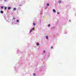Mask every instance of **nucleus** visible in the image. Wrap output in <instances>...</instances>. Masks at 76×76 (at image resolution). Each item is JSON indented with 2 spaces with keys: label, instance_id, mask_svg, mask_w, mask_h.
<instances>
[{
  "label": "nucleus",
  "instance_id": "obj_1",
  "mask_svg": "<svg viewBox=\"0 0 76 76\" xmlns=\"http://www.w3.org/2000/svg\"><path fill=\"white\" fill-rule=\"evenodd\" d=\"M34 31V29L33 28H32L31 29L30 31V33L31 32V31Z\"/></svg>",
  "mask_w": 76,
  "mask_h": 76
},
{
  "label": "nucleus",
  "instance_id": "obj_2",
  "mask_svg": "<svg viewBox=\"0 0 76 76\" xmlns=\"http://www.w3.org/2000/svg\"><path fill=\"white\" fill-rule=\"evenodd\" d=\"M53 11L54 13H56V10H55V9H53Z\"/></svg>",
  "mask_w": 76,
  "mask_h": 76
},
{
  "label": "nucleus",
  "instance_id": "obj_3",
  "mask_svg": "<svg viewBox=\"0 0 76 76\" xmlns=\"http://www.w3.org/2000/svg\"><path fill=\"white\" fill-rule=\"evenodd\" d=\"M11 9V7H8V10H10Z\"/></svg>",
  "mask_w": 76,
  "mask_h": 76
},
{
  "label": "nucleus",
  "instance_id": "obj_4",
  "mask_svg": "<svg viewBox=\"0 0 76 76\" xmlns=\"http://www.w3.org/2000/svg\"><path fill=\"white\" fill-rule=\"evenodd\" d=\"M16 8H14L13 10L16 11Z\"/></svg>",
  "mask_w": 76,
  "mask_h": 76
},
{
  "label": "nucleus",
  "instance_id": "obj_5",
  "mask_svg": "<svg viewBox=\"0 0 76 76\" xmlns=\"http://www.w3.org/2000/svg\"><path fill=\"white\" fill-rule=\"evenodd\" d=\"M37 45H39V43H37Z\"/></svg>",
  "mask_w": 76,
  "mask_h": 76
},
{
  "label": "nucleus",
  "instance_id": "obj_6",
  "mask_svg": "<svg viewBox=\"0 0 76 76\" xmlns=\"http://www.w3.org/2000/svg\"><path fill=\"white\" fill-rule=\"evenodd\" d=\"M1 13H4V12H3V11H1Z\"/></svg>",
  "mask_w": 76,
  "mask_h": 76
},
{
  "label": "nucleus",
  "instance_id": "obj_7",
  "mask_svg": "<svg viewBox=\"0 0 76 76\" xmlns=\"http://www.w3.org/2000/svg\"><path fill=\"white\" fill-rule=\"evenodd\" d=\"M58 2H59V3H60L61 2V1H58Z\"/></svg>",
  "mask_w": 76,
  "mask_h": 76
},
{
  "label": "nucleus",
  "instance_id": "obj_8",
  "mask_svg": "<svg viewBox=\"0 0 76 76\" xmlns=\"http://www.w3.org/2000/svg\"><path fill=\"white\" fill-rule=\"evenodd\" d=\"M33 25L34 26L36 25V24H35V23H33Z\"/></svg>",
  "mask_w": 76,
  "mask_h": 76
},
{
  "label": "nucleus",
  "instance_id": "obj_9",
  "mask_svg": "<svg viewBox=\"0 0 76 76\" xmlns=\"http://www.w3.org/2000/svg\"><path fill=\"white\" fill-rule=\"evenodd\" d=\"M46 37V38L47 39H48V36H47Z\"/></svg>",
  "mask_w": 76,
  "mask_h": 76
},
{
  "label": "nucleus",
  "instance_id": "obj_10",
  "mask_svg": "<svg viewBox=\"0 0 76 76\" xmlns=\"http://www.w3.org/2000/svg\"><path fill=\"white\" fill-rule=\"evenodd\" d=\"M17 22H19V20H17Z\"/></svg>",
  "mask_w": 76,
  "mask_h": 76
},
{
  "label": "nucleus",
  "instance_id": "obj_11",
  "mask_svg": "<svg viewBox=\"0 0 76 76\" xmlns=\"http://www.w3.org/2000/svg\"><path fill=\"white\" fill-rule=\"evenodd\" d=\"M47 6H50V4H47Z\"/></svg>",
  "mask_w": 76,
  "mask_h": 76
},
{
  "label": "nucleus",
  "instance_id": "obj_12",
  "mask_svg": "<svg viewBox=\"0 0 76 76\" xmlns=\"http://www.w3.org/2000/svg\"><path fill=\"white\" fill-rule=\"evenodd\" d=\"M50 24H49L48 25V27H50Z\"/></svg>",
  "mask_w": 76,
  "mask_h": 76
},
{
  "label": "nucleus",
  "instance_id": "obj_13",
  "mask_svg": "<svg viewBox=\"0 0 76 76\" xmlns=\"http://www.w3.org/2000/svg\"><path fill=\"white\" fill-rule=\"evenodd\" d=\"M33 75H34V76H35L36 74L35 73H34L33 74Z\"/></svg>",
  "mask_w": 76,
  "mask_h": 76
},
{
  "label": "nucleus",
  "instance_id": "obj_14",
  "mask_svg": "<svg viewBox=\"0 0 76 76\" xmlns=\"http://www.w3.org/2000/svg\"><path fill=\"white\" fill-rule=\"evenodd\" d=\"M4 9L5 10L7 9V7H4Z\"/></svg>",
  "mask_w": 76,
  "mask_h": 76
},
{
  "label": "nucleus",
  "instance_id": "obj_15",
  "mask_svg": "<svg viewBox=\"0 0 76 76\" xmlns=\"http://www.w3.org/2000/svg\"><path fill=\"white\" fill-rule=\"evenodd\" d=\"M1 9H3V7H1Z\"/></svg>",
  "mask_w": 76,
  "mask_h": 76
},
{
  "label": "nucleus",
  "instance_id": "obj_16",
  "mask_svg": "<svg viewBox=\"0 0 76 76\" xmlns=\"http://www.w3.org/2000/svg\"><path fill=\"white\" fill-rule=\"evenodd\" d=\"M57 14H60V13L59 12H57Z\"/></svg>",
  "mask_w": 76,
  "mask_h": 76
},
{
  "label": "nucleus",
  "instance_id": "obj_17",
  "mask_svg": "<svg viewBox=\"0 0 76 76\" xmlns=\"http://www.w3.org/2000/svg\"><path fill=\"white\" fill-rule=\"evenodd\" d=\"M45 53V50H44V51H43V53Z\"/></svg>",
  "mask_w": 76,
  "mask_h": 76
},
{
  "label": "nucleus",
  "instance_id": "obj_18",
  "mask_svg": "<svg viewBox=\"0 0 76 76\" xmlns=\"http://www.w3.org/2000/svg\"><path fill=\"white\" fill-rule=\"evenodd\" d=\"M53 48V47H51V49H52Z\"/></svg>",
  "mask_w": 76,
  "mask_h": 76
},
{
  "label": "nucleus",
  "instance_id": "obj_19",
  "mask_svg": "<svg viewBox=\"0 0 76 76\" xmlns=\"http://www.w3.org/2000/svg\"><path fill=\"white\" fill-rule=\"evenodd\" d=\"M22 6V5H21V4H20V5H19V6Z\"/></svg>",
  "mask_w": 76,
  "mask_h": 76
},
{
  "label": "nucleus",
  "instance_id": "obj_20",
  "mask_svg": "<svg viewBox=\"0 0 76 76\" xmlns=\"http://www.w3.org/2000/svg\"><path fill=\"white\" fill-rule=\"evenodd\" d=\"M15 18H13V20H14V19H15Z\"/></svg>",
  "mask_w": 76,
  "mask_h": 76
},
{
  "label": "nucleus",
  "instance_id": "obj_21",
  "mask_svg": "<svg viewBox=\"0 0 76 76\" xmlns=\"http://www.w3.org/2000/svg\"><path fill=\"white\" fill-rule=\"evenodd\" d=\"M53 28H55V27H53Z\"/></svg>",
  "mask_w": 76,
  "mask_h": 76
},
{
  "label": "nucleus",
  "instance_id": "obj_22",
  "mask_svg": "<svg viewBox=\"0 0 76 76\" xmlns=\"http://www.w3.org/2000/svg\"><path fill=\"white\" fill-rule=\"evenodd\" d=\"M70 21H71V20H70Z\"/></svg>",
  "mask_w": 76,
  "mask_h": 76
},
{
  "label": "nucleus",
  "instance_id": "obj_23",
  "mask_svg": "<svg viewBox=\"0 0 76 76\" xmlns=\"http://www.w3.org/2000/svg\"><path fill=\"white\" fill-rule=\"evenodd\" d=\"M12 24H13V23H12Z\"/></svg>",
  "mask_w": 76,
  "mask_h": 76
}]
</instances>
